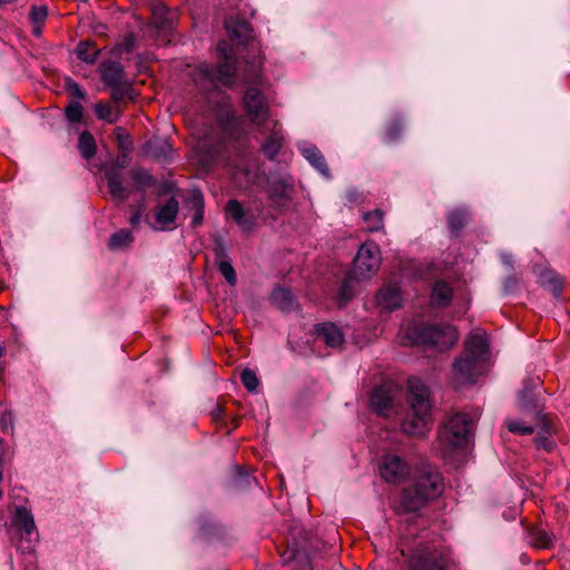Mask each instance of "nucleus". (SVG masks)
<instances>
[{
  "label": "nucleus",
  "instance_id": "obj_33",
  "mask_svg": "<svg viewBox=\"0 0 570 570\" xmlns=\"http://www.w3.org/2000/svg\"><path fill=\"white\" fill-rule=\"evenodd\" d=\"M132 185L137 189H144L153 184V178L147 170L135 168L131 170Z\"/></svg>",
  "mask_w": 570,
  "mask_h": 570
},
{
  "label": "nucleus",
  "instance_id": "obj_27",
  "mask_svg": "<svg viewBox=\"0 0 570 570\" xmlns=\"http://www.w3.org/2000/svg\"><path fill=\"white\" fill-rule=\"evenodd\" d=\"M153 23L159 31H168L171 27V19L168 17L167 9L158 6L153 9Z\"/></svg>",
  "mask_w": 570,
  "mask_h": 570
},
{
  "label": "nucleus",
  "instance_id": "obj_49",
  "mask_svg": "<svg viewBox=\"0 0 570 570\" xmlns=\"http://www.w3.org/2000/svg\"><path fill=\"white\" fill-rule=\"evenodd\" d=\"M164 146H165L168 150H170V146H169L167 142H164Z\"/></svg>",
  "mask_w": 570,
  "mask_h": 570
},
{
  "label": "nucleus",
  "instance_id": "obj_45",
  "mask_svg": "<svg viewBox=\"0 0 570 570\" xmlns=\"http://www.w3.org/2000/svg\"><path fill=\"white\" fill-rule=\"evenodd\" d=\"M501 259H502V262H503L507 266L512 267V265H513V257H512V255H511V254H502V255H501Z\"/></svg>",
  "mask_w": 570,
  "mask_h": 570
},
{
  "label": "nucleus",
  "instance_id": "obj_52",
  "mask_svg": "<svg viewBox=\"0 0 570 570\" xmlns=\"http://www.w3.org/2000/svg\"><path fill=\"white\" fill-rule=\"evenodd\" d=\"M118 136L120 137L121 129L117 128Z\"/></svg>",
  "mask_w": 570,
  "mask_h": 570
},
{
  "label": "nucleus",
  "instance_id": "obj_12",
  "mask_svg": "<svg viewBox=\"0 0 570 570\" xmlns=\"http://www.w3.org/2000/svg\"><path fill=\"white\" fill-rule=\"evenodd\" d=\"M105 178L112 198L118 202H125L129 196L130 189L124 185L122 173L116 167H107L105 169Z\"/></svg>",
  "mask_w": 570,
  "mask_h": 570
},
{
  "label": "nucleus",
  "instance_id": "obj_9",
  "mask_svg": "<svg viewBox=\"0 0 570 570\" xmlns=\"http://www.w3.org/2000/svg\"><path fill=\"white\" fill-rule=\"evenodd\" d=\"M243 106L249 121L256 126L264 125L271 116L266 97L256 87H248L243 96Z\"/></svg>",
  "mask_w": 570,
  "mask_h": 570
},
{
  "label": "nucleus",
  "instance_id": "obj_24",
  "mask_svg": "<svg viewBox=\"0 0 570 570\" xmlns=\"http://www.w3.org/2000/svg\"><path fill=\"white\" fill-rule=\"evenodd\" d=\"M97 150L96 141L91 134L83 131L79 136V151L86 159H90L95 156Z\"/></svg>",
  "mask_w": 570,
  "mask_h": 570
},
{
  "label": "nucleus",
  "instance_id": "obj_28",
  "mask_svg": "<svg viewBox=\"0 0 570 570\" xmlns=\"http://www.w3.org/2000/svg\"><path fill=\"white\" fill-rule=\"evenodd\" d=\"M292 188L284 181H275L269 186L268 194L272 200L276 204H281L291 196Z\"/></svg>",
  "mask_w": 570,
  "mask_h": 570
},
{
  "label": "nucleus",
  "instance_id": "obj_37",
  "mask_svg": "<svg viewBox=\"0 0 570 570\" xmlns=\"http://www.w3.org/2000/svg\"><path fill=\"white\" fill-rule=\"evenodd\" d=\"M218 267H219L222 275L227 281V283L230 285H235L237 277H236V272H235L234 267L232 266V264L227 261H220L218 263Z\"/></svg>",
  "mask_w": 570,
  "mask_h": 570
},
{
  "label": "nucleus",
  "instance_id": "obj_22",
  "mask_svg": "<svg viewBox=\"0 0 570 570\" xmlns=\"http://www.w3.org/2000/svg\"><path fill=\"white\" fill-rule=\"evenodd\" d=\"M132 242V233L129 229H120L110 236L108 247L111 250H119L130 246Z\"/></svg>",
  "mask_w": 570,
  "mask_h": 570
},
{
  "label": "nucleus",
  "instance_id": "obj_5",
  "mask_svg": "<svg viewBox=\"0 0 570 570\" xmlns=\"http://www.w3.org/2000/svg\"><path fill=\"white\" fill-rule=\"evenodd\" d=\"M411 344L431 346L439 350L452 347L459 334L452 325H414L407 328Z\"/></svg>",
  "mask_w": 570,
  "mask_h": 570
},
{
  "label": "nucleus",
  "instance_id": "obj_19",
  "mask_svg": "<svg viewBox=\"0 0 570 570\" xmlns=\"http://www.w3.org/2000/svg\"><path fill=\"white\" fill-rule=\"evenodd\" d=\"M302 155L314 166L322 175L330 177V170L321 151L314 145H304L301 147Z\"/></svg>",
  "mask_w": 570,
  "mask_h": 570
},
{
  "label": "nucleus",
  "instance_id": "obj_1",
  "mask_svg": "<svg viewBox=\"0 0 570 570\" xmlns=\"http://www.w3.org/2000/svg\"><path fill=\"white\" fill-rule=\"evenodd\" d=\"M488 338L482 333H471L465 341L464 354L453 364V383L461 386L474 383L489 363Z\"/></svg>",
  "mask_w": 570,
  "mask_h": 570
},
{
  "label": "nucleus",
  "instance_id": "obj_14",
  "mask_svg": "<svg viewBox=\"0 0 570 570\" xmlns=\"http://www.w3.org/2000/svg\"><path fill=\"white\" fill-rule=\"evenodd\" d=\"M377 304L385 309L393 311L401 306L402 295L395 284L384 286L376 297Z\"/></svg>",
  "mask_w": 570,
  "mask_h": 570
},
{
  "label": "nucleus",
  "instance_id": "obj_15",
  "mask_svg": "<svg viewBox=\"0 0 570 570\" xmlns=\"http://www.w3.org/2000/svg\"><path fill=\"white\" fill-rule=\"evenodd\" d=\"M179 204L175 198H170L166 204L159 206L156 212L155 218L157 229H164L167 225L173 224L178 214Z\"/></svg>",
  "mask_w": 570,
  "mask_h": 570
},
{
  "label": "nucleus",
  "instance_id": "obj_4",
  "mask_svg": "<svg viewBox=\"0 0 570 570\" xmlns=\"http://www.w3.org/2000/svg\"><path fill=\"white\" fill-rule=\"evenodd\" d=\"M441 490L442 480L439 472L428 470L416 476L412 489L403 491L401 503L406 510L416 511L426 500L438 497Z\"/></svg>",
  "mask_w": 570,
  "mask_h": 570
},
{
  "label": "nucleus",
  "instance_id": "obj_40",
  "mask_svg": "<svg viewBox=\"0 0 570 570\" xmlns=\"http://www.w3.org/2000/svg\"><path fill=\"white\" fill-rule=\"evenodd\" d=\"M66 88H67L69 95L73 96L80 100L85 99V92L82 91L80 86L78 83H76L75 81H72L71 79L67 80Z\"/></svg>",
  "mask_w": 570,
  "mask_h": 570
},
{
  "label": "nucleus",
  "instance_id": "obj_36",
  "mask_svg": "<svg viewBox=\"0 0 570 570\" xmlns=\"http://www.w3.org/2000/svg\"><path fill=\"white\" fill-rule=\"evenodd\" d=\"M240 380L247 391L254 392L258 387L259 380L256 373L249 368H245L242 372Z\"/></svg>",
  "mask_w": 570,
  "mask_h": 570
},
{
  "label": "nucleus",
  "instance_id": "obj_26",
  "mask_svg": "<svg viewBox=\"0 0 570 570\" xmlns=\"http://www.w3.org/2000/svg\"><path fill=\"white\" fill-rule=\"evenodd\" d=\"M95 111L99 119H102L109 124L116 122L120 116V110L118 107H112L102 102H98L95 106Z\"/></svg>",
  "mask_w": 570,
  "mask_h": 570
},
{
  "label": "nucleus",
  "instance_id": "obj_46",
  "mask_svg": "<svg viewBox=\"0 0 570 570\" xmlns=\"http://www.w3.org/2000/svg\"><path fill=\"white\" fill-rule=\"evenodd\" d=\"M33 35L40 36L41 35V24H33Z\"/></svg>",
  "mask_w": 570,
  "mask_h": 570
},
{
  "label": "nucleus",
  "instance_id": "obj_21",
  "mask_svg": "<svg viewBox=\"0 0 570 570\" xmlns=\"http://www.w3.org/2000/svg\"><path fill=\"white\" fill-rule=\"evenodd\" d=\"M122 68L118 62H109L102 68V80L108 86H116L122 82Z\"/></svg>",
  "mask_w": 570,
  "mask_h": 570
},
{
  "label": "nucleus",
  "instance_id": "obj_17",
  "mask_svg": "<svg viewBox=\"0 0 570 570\" xmlns=\"http://www.w3.org/2000/svg\"><path fill=\"white\" fill-rule=\"evenodd\" d=\"M12 522H13V525L23 535H31L32 532L36 531L33 515L31 514V512L29 510H27L23 507H18L16 509Z\"/></svg>",
  "mask_w": 570,
  "mask_h": 570
},
{
  "label": "nucleus",
  "instance_id": "obj_32",
  "mask_svg": "<svg viewBox=\"0 0 570 570\" xmlns=\"http://www.w3.org/2000/svg\"><path fill=\"white\" fill-rule=\"evenodd\" d=\"M77 56L87 63H94L97 60L99 50L90 42H81L77 47Z\"/></svg>",
  "mask_w": 570,
  "mask_h": 570
},
{
  "label": "nucleus",
  "instance_id": "obj_31",
  "mask_svg": "<svg viewBox=\"0 0 570 570\" xmlns=\"http://www.w3.org/2000/svg\"><path fill=\"white\" fill-rule=\"evenodd\" d=\"M189 203L196 210L193 218V225L197 226L202 224L204 216V200L202 193L199 190H191L189 195Z\"/></svg>",
  "mask_w": 570,
  "mask_h": 570
},
{
  "label": "nucleus",
  "instance_id": "obj_16",
  "mask_svg": "<svg viewBox=\"0 0 570 570\" xmlns=\"http://www.w3.org/2000/svg\"><path fill=\"white\" fill-rule=\"evenodd\" d=\"M225 210L227 216L243 229L249 230L254 226V217L245 214L239 202L235 199L228 200Z\"/></svg>",
  "mask_w": 570,
  "mask_h": 570
},
{
  "label": "nucleus",
  "instance_id": "obj_44",
  "mask_svg": "<svg viewBox=\"0 0 570 570\" xmlns=\"http://www.w3.org/2000/svg\"><path fill=\"white\" fill-rule=\"evenodd\" d=\"M127 166L126 157L124 156L121 159L118 158L114 164H111L109 167H116L119 171H121L122 168Z\"/></svg>",
  "mask_w": 570,
  "mask_h": 570
},
{
  "label": "nucleus",
  "instance_id": "obj_3",
  "mask_svg": "<svg viewBox=\"0 0 570 570\" xmlns=\"http://www.w3.org/2000/svg\"><path fill=\"white\" fill-rule=\"evenodd\" d=\"M474 420L465 413H453L443 423L438 438L439 451L444 456L469 445L473 436Z\"/></svg>",
  "mask_w": 570,
  "mask_h": 570
},
{
  "label": "nucleus",
  "instance_id": "obj_10",
  "mask_svg": "<svg viewBox=\"0 0 570 570\" xmlns=\"http://www.w3.org/2000/svg\"><path fill=\"white\" fill-rule=\"evenodd\" d=\"M380 471L387 482L399 483L409 474V466L401 458L389 454L383 458Z\"/></svg>",
  "mask_w": 570,
  "mask_h": 570
},
{
  "label": "nucleus",
  "instance_id": "obj_18",
  "mask_svg": "<svg viewBox=\"0 0 570 570\" xmlns=\"http://www.w3.org/2000/svg\"><path fill=\"white\" fill-rule=\"evenodd\" d=\"M225 27L228 35L239 43H244L252 38V29L245 21L228 19Z\"/></svg>",
  "mask_w": 570,
  "mask_h": 570
},
{
  "label": "nucleus",
  "instance_id": "obj_2",
  "mask_svg": "<svg viewBox=\"0 0 570 570\" xmlns=\"http://www.w3.org/2000/svg\"><path fill=\"white\" fill-rule=\"evenodd\" d=\"M407 386L410 410L402 422V431L409 435L423 436L431 423L430 393L417 379H411Z\"/></svg>",
  "mask_w": 570,
  "mask_h": 570
},
{
  "label": "nucleus",
  "instance_id": "obj_50",
  "mask_svg": "<svg viewBox=\"0 0 570 570\" xmlns=\"http://www.w3.org/2000/svg\"><path fill=\"white\" fill-rule=\"evenodd\" d=\"M3 355V350L2 347L0 346V357Z\"/></svg>",
  "mask_w": 570,
  "mask_h": 570
},
{
  "label": "nucleus",
  "instance_id": "obj_34",
  "mask_svg": "<svg viewBox=\"0 0 570 570\" xmlns=\"http://www.w3.org/2000/svg\"><path fill=\"white\" fill-rule=\"evenodd\" d=\"M383 212L380 209L365 213L363 219L367 224V229L371 232L380 230L383 227Z\"/></svg>",
  "mask_w": 570,
  "mask_h": 570
},
{
  "label": "nucleus",
  "instance_id": "obj_35",
  "mask_svg": "<svg viewBox=\"0 0 570 570\" xmlns=\"http://www.w3.org/2000/svg\"><path fill=\"white\" fill-rule=\"evenodd\" d=\"M505 425L508 430L512 433H517L520 435H528L532 434L534 432L533 426L525 424L523 421L520 420H507Z\"/></svg>",
  "mask_w": 570,
  "mask_h": 570
},
{
  "label": "nucleus",
  "instance_id": "obj_51",
  "mask_svg": "<svg viewBox=\"0 0 570 570\" xmlns=\"http://www.w3.org/2000/svg\"><path fill=\"white\" fill-rule=\"evenodd\" d=\"M546 433L551 434V430L547 428Z\"/></svg>",
  "mask_w": 570,
  "mask_h": 570
},
{
  "label": "nucleus",
  "instance_id": "obj_13",
  "mask_svg": "<svg viewBox=\"0 0 570 570\" xmlns=\"http://www.w3.org/2000/svg\"><path fill=\"white\" fill-rule=\"evenodd\" d=\"M316 336L327 346L336 348L342 346L344 336L340 328L333 323H323L316 326Z\"/></svg>",
  "mask_w": 570,
  "mask_h": 570
},
{
  "label": "nucleus",
  "instance_id": "obj_30",
  "mask_svg": "<svg viewBox=\"0 0 570 570\" xmlns=\"http://www.w3.org/2000/svg\"><path fill=\"white\" fill-rule=\"evenodd\" d=\"M469 214L463 208H456L449 213L448 222L452 232H459L468 222Z\"/></svg>",
  "mask_w": 570,
  "mask_h": 570
},
{
  "label": "nucleus",
  "instance_id": "obj_47",
  "mask_svg": "<svg viewBox=\"0 0 570 570\" xmlns=\"http://www.w3.org/2000/svg\"><path fill=\"white\" fill-rule=\"evenodd\" d=\"M250 79L256 82V83H261V80H259V75L257 71H253V75L250 77Z\"/></svg>",
  "mask_w": 570,
  "mask_h": 570
},
{
  "label": "nucleus",
  "instance_id": "obj_11",
  "mask_svg": "<svg viewBox=\"0 0 570 570\" xmlns=\"http://www.w3.org/2000/svg\"><path fill=\"white\" fill-rule=\"evenodd\" d=\"M371 406L379 415L389 416L394 407V395L392 387H376L371 395Z\"/></svg>",
  "mask_w": 570,
  "mask_h": 570
},
{
  "label": "nucleus",
  "instance_id": "obj_39",
  "mask_svg": "<svg viewBox=\"0 0 570 570\" xmlns=\"http://www.w3.org/2000/svg\"><path fill=\"white\" fill-rule=\"evenodd\" d=\"M48 11L45 6L32 7L30 10V19L33 24H42L47 18Z\"/></svg>",
  "mask_w": 570,
  "mask_h": 570
},
{
  "label": "nucleus",
  "instance_id": "obj_38",
  "mask_svg": "<svg viewBox=\"0 0 570 570\" xmlns=\"http://www.w3.org/2000/svg\"><path fill=\"white\" fill-rule=\"evenodd\" d=\"M66 117L71 122H79L82 118V106L78 102L70 104L66 107Z\"/></svg>",
  "mask_w": 570,
  "mask_h": 570
},
{
  "label": "nucleus",
  "instance_id": "obj_7",
  "mask_svg": "<svg viewBox=\"0 0 570 570\" xmlns=\"http://www.w3.org/2000/svg\"><path fill=\"white\" fill-rule=\"evenodd\" d=\"M218 50L224 57V62L220 63L216 70H213L207 65L200 66L197 71L196 81H202L204 79L213 85H232L236 69L234 59L232 56L228 55V48L225 41L218 43Z\"/></svg>",
  "mask_w": 570,
  "mask_h": 570
},
{
  "label": "nucleus",
  "instance_id": "obj_25",
  "mask_svg": "<svg viewBox=\"0 0 570 570\" xmlns=\"http://www.w3.org/2000/svg\"><path fill=\"white\" fill-rule=\"evenodd\" d=\"M283 142V135L279 130L273 129L265 142L263 144V150L268 157H274Z\"/></svg>",
  "mask_w": 570,
  "mask_h": 570
},
{
  "label": "nucleus",
  "instance_id": "obj_43",
  "mask_svg": "<svg viewBox=\"0 0 570 570\" xmlns=\"http://www.w3.org/2000/svg\"><path fill=\"white\" fill-rule=\"evenodd\" d=\"M142 213H144V208H138L132 215L131 217L129 218V223L132 225V226H137L142 217Z\"/></svg>",
  "mask_w": 570,
  "mask_h": 570
},
{
  "label": "nucleus",
  "instance_id": "obj_29",
  "mask_svg": "<svg viewBox=\"0 0 570 570\" xmlns=\"http://www.w3.org/2000/svg\"><path fill=\"white\" fill-rule=\"evenodd\" d=\"M529 540L534 547L540 549H548L552 543L550 534L539 528H533L529 531Z\"/></svg>",
  "mask_w": 570,
  "mask_h": 570
},
{
  "label": "nucleus",
  "instance_id": "obj_42",
  "mask_svg": "<svg viewBox=\"0 0 570 570\" xmlns=\"http://www.w3.org/2000/svg\"><path fill=\"white\" fill-rule=\"evenodd\" d=\"M538 448L550 450L552 448V441L548 436H541L535 439Z\"/></svg>",
  "mask_w": 570,
  "mask_h": 570
},
{
  "label": "nucleus",
  "instance_id": "obj_6",
  "mask_svg": "<svg viewBox=\"0 0 570 570\" xmlns=\"http://www.w3.org/2000/svg\"><path fill=\"white\" fill-rule=\"evenodd\" d=\"M381 256L380 249L374 243H365L358 250L352 274L344 282L341 289V299L347 302L353 293L350 285L353 281H362L371 277L380 267Z\"/></svg>",
  "mask_w": 570,
  "mask_h": 570
},
{
  "label": "nucleus",
  "instance_id": "obj_8",
  "mask_svg": "<svg viewBox=\"0 0 570 570\" xmlns=\"http://www.w3.org/2000/svg\"><path fill=\"white\" fill-rule=\"evenodd\" d=\"M449 563V557L444 551L421 547L411 557L407 570H446Z\"/></svg>",
  "mask_w": 570,
  "mask_h": 570
},
{
  "label": "nucleus",
  "instance_id": "obj_20",
  "mask_svg": "<svg viewBox=\"0 0 570 570\" xmlns=\"http://www.w3.org/2000/svg\"><path fill=\"white\" fill-rule=\"evenodd\" d=\"M452 287L443 281H438L432 289L431 303L436 307H445L452 301Z\"/></svg>",
  "mask_w": 570,
  "mask_h": 570
},
{
  "label": "nucleus",
  "instance_id": "obj_23",
  "mask_svg": "<svg viewBox=\"0 0 570 570\" xmlns=\"http://www.w3.org/2000/svg\"><path fill=\"white\" fill-rule=\"evenodd\" d=\"M272 302L284 311H289L295 306L294 296L291 291L286 288H276L272 293Z\"/></svg>",
  "mask_w": 570,
  "mask_h": 570
},
{
  "label": "nucleus",
  "instance_id": "obj_41",
  "mask_svg": "<svg viewBox=\"0 0 570 570\" xmlns=\"http://www.w3.org/2000/svg\"><path fill=\"white\" fill-rule=\"evenodd\" d=\"M111 97L115 101H120L125 99L128 92V88L122 86V82L116 86H111Z\"/></svg>",
  "mask_w": 570,
  "mask_h": 570
},
{
  "label": "nucleus",
  "instance_id": "obj_48",
  "mask_svg": "<svg viewBox=\"0 0 570 570\" xmlns=\"http://www.w3.org/2000/svg\"><path fill=\"white\" fill-rule=\"evenodd\" d=\"M120 147H121V149H124V150H125V149H129V146H126V142H121V146H120Z\"/></svg>",
  "mask_w": 570,
  "mask_h": 570
}]
</instances>
